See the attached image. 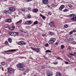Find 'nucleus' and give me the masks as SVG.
I'll list each match as a JSON object with an SVG mask.
<instances>
[{
  "label": "nucleus",
  "mask_w": 76,
  "mask_h": 76,
  "mask_svg": "<svg viewBox=\"0 0 76 76\" xmlns=\"http://www.w3.org/2000/svg\"><path fill=\"white\" fill-rule=\"evenodd\" d=\"M7 72L8 73L10 74H12V73H14L15 72V69L11 67L8 68Z\"/></svg>",
  "instance_id": "obj_1"
},
{
  "label": "nucleus",
  "mask_w": 76,
  "mask_h": 76,
  "mask_svg": "<svg viewBox=\"0 0 76 76\" xmlns=\"http://www.w3.org/2000/svg\"><path fill=\"white\" fill-rule=\"evenodd\" d=\"M56 39L54 38H51L50 39V40L48 42V43L50 45L53 44L54 43Z\"/></svg>",
  "instance_id": "obj_2"
},
{
  "label": "nucleus",
  "mask_w": 76,
  "mask_h": 76,
  "mask_svg": "<svg viewBox=\"0 0 76 76\" xmlns=\"http://www.w3.org/2000/svg\"><path fill=\"white\" fill-rule=\"evenodd\" d=\"M17 66L18 68H20V69H19V70L23 71V70H25V68L23 67V65H22V64H18L17 65Z\"/></svg>",
  "instance_id": "obj_3"
},
{
  "label": "nucleus",
  "mask_w": 76,
  "mask_h": 76,
  "mask_svg": "<svg viewBox=\"0 0 76 76\" xmlns=\"http://www.w3.org/2000/svg\"><path fill=\"white\" fill-rule=\"evenodd\" d=\"M9 34L11 35V36H16L18 35V32H10Z\"/></svg>",
  "instance_id": "obj_4"
},
{
  "label": "nucleus",
  "mask_w": 76,
  "mask_h": 76,
  "mask_svg": "<svg viewBox=\"0 0 76 76\" xmlns=\"http://www.w3.org/2000/svg\"><path fill=\"white\" fill-rule=\"evenodd\" d=\"M18 45H26V43L23 41H20L18 42Z\"/></svg>",
  "instance_id": "obj_5"
},
{
  "label": "nucleus",
  "mask_w": 76,
  "mask_h": 76,
  "mask_svg": "<svg viewBox=\"0 0 76 76\" xmlns=\"http://www.w3.org/2000/svg\"><path fill=\"white\" fill-rule=\"evenodd\" d=\"M9 10L10 12H15L16 10V8L14 7H11L9 8Z\"/></svg>",
  "instance_id": "obj_6"
},
{
  "label": "nucleus",
  "mask_w": 76,
  "mask_h": 76,
  "mask_svg": "<svg viewBox=\"0 0 76 76\" xmlns=\"http://www.w3.org/2000/svg\"><path fill=\"white\" fill-rule=\"evenodd\" d=\"M42 3H43L44 4H45L46 5L47 4H48V0H42Z\"/></svg>",
  "instance_id": "obj_7"
},
{
  "label": "nucleus",
  "mask_w": 76,
  "mask_h": 76,
  "mask_svg": "<svg viewBox=\"0 0 76 76\" xmlns=\"http://www.w3.org/2000/svg\"><path fill=\"white\" fill-rule=\"evenodd\" d=\"M47 76H53V72L51 71H48L47 72Z\"/></svg>",
  "instance_id": "obj_8"
},
{
  "label": "nucleus",
  "mask_w": 76,
  "mask_h": 76,
  "mask_svg": "<svg viewBox=\"0 0 76 76\" xmlns=\"http://www.w3.org/2000/svg\"><path fill=\"white\" fill-rule=\"evenodd\" d=\"M31 49L34 50L35 51H36L37 53H39V49L35 48H31Z\"/></svg>",
  "instance_id": "obj_9"
},
{
  "label": "nucleus",
  "mask_w": 76,
  "mask_h": 76,
  "mask_svg": "<svg viewBox=\"0 0 76 76\" xmlns=\"http://www.w3.org/2000/svg\"><path fill=\"white\" fill-rule=\"evenodd\" d=\"M49 25L51 26V27H55V25H54V22L51 21L50 22Z\"/></svg>",
  "instance_id": "obj_10"
},
{
  "label": "nucleus",
  "mask_w": 76,
  "mask_h": 76,
  "mask_svg": "<svg viewBox=\"0 0 76 76\" xmlns=\"http://www.w3.org/2000/svg\"><path fill=\"white\" fill-rule=\"evenodd\" d=\"M16 50H17V49H12L4 51V52H13V51H15Z\"/></svg>",
  "instance_id": "obj_11"
},
{
  "label": "nucleus",
  "mask_w": 76,
  "mask_h": 76,
  "mask_svg": "<svg viewBox=\"0 0 76 76\" xmlns=\"http://www.w3.org/2000/svg\"><path fill=\"white\" fill-rule=\"evenodd\" d=\"M64 5H62L59 8V10L61 11L63 10V9L64 8Z\"/></svg>",
  "instance_id": "obj_12"
},
{
  "label": "nucleus",
  "mask_w": 76,
  "mask_h": 76,
  "mask_svg": "<svg viewBox=\"0 0 76 76\" xmlns=\"http://www.w3.org/2000/svg\"><path fill=\"white\" fill-rule=\"evenodd\" d=\"M62 74L59 72H57L56 73V76H61Z\"/></svg>",
  "instance_id": "obj_13"
},
{
  "label": "nucleus",
  "mask_w": 76,
  "mask_h": 76,
  "mask_svg": "<svg viewBox=\"0 0 76 76\" xmlns=\"http://www.w3.org/2000/svg\"><path fill=\"white\" fill-rule=\"evenodd\" d=\"M25 23L27 25H30L32 24V21H28L25 22Z\"/></svg>",
  "instance_id": "obj_14"
},
{
  "label": "nucleus",
  "mask_w": 76,
  "mask_h": 76,
  "mask_svg": "<svg viewBox=\"0 0 76 76\" xmlns=\"http://www.w3.org/2000/svg\"><path fill=\"white\" fill-rule=\"evenodd\" d=\"M32 11L34 13H37L38 12V9H33Z\"/></svg>",
  "instance_id": "obj_15"
},
{
  "label": "nucleus",
  "mask_w": 76,
  "mask_h": 76,
  "mask_svg": "<svg viewBox=\"0 0 76 76\" xmlns=\"http://www.w3.org/2000/svg\"><path fill=\"white\" fill-rule=\"evenodd\" d=\"M5 22H12V20L10 19H7L5 20Z\"/></svg>",
  "instance_id": "obj_16"
},
{
  "label": "nucleus",
  "mask_w": 76,
  "mask_h": 76,
  "mask_svg": "<svg viewBox=\"0 0 76 76\" xmlns=\"http://www.w3.org/2000/svg\"><path fill=\"white\" fill-rule=\"evenodd\" d=\"M64 41L65 42H67L69 41V39H68L67 37H66L65 38H64Z\"/></svg>",
  "instance_id": "obj_17"
},
{
  "label": "nucleus",
  "mask_w": 76,
  "mask_h": 76,
  "mask_svg": "<svg viewBox=\"0 0 76 76\" xmlns=\"http://www.w3.org/2000/svg\"><path fill=\"white\" fill-rule=\"evenodd\" d=\"M51 6L53 7H56L57 6V5H56V3H55L54 4H51Z\"/></svg>",
  "instance_id": "obj_18"
},
{
  "label": "nucleus",
  "mask_w": 76,
  "mask_h": 76,
  "mask_svg": "<svg viewBox=\"0 0 76 76\" xmlns=\"http://www.w3.org/2000/svg\"><path fill=\"white\" fill-rule=\"evenodd\" d=\"M72 20V21H76V16L75 17H73L72 18H71Z\"/></svg>",
  "instance_id": "obj_19"
},
{
  "label": "nucleus",
  "mask_w": 76,
  "mask_h": 76,
  "mask_svg": "<svg viewBox=\"0 0 76 76\" xmlns=\"http://www.w3.org/2000/svg\"><path fill=\"white\" fill-rule=\"evenodd\" d=\"M40 16H41V17H42V18L43 19H44V20H45V16H43L42 14H40Z\"/></svg>",
  "instance_id": "obj_20"
},
{
  "label": "nucleus",
  "mask_w": 76,
  "mask_h": 76,
  "mask_svg": "<svg viewBox=\"0 0 76 76\" xmlns=\"http://www.w3.org/2000/svg\"><path fill=\"white\" fill-rule=\"evenodd\" d=\"M75 16V14H72L69 15V18H70L71 17H73Z\"/></svg>",
  "instance_id": "obj_21"
},
{
  "label": "nucleus",
  "mask_w": 76,
  "mask_h": 76,
  "mask_svg": "<svg viewBox=\"0 0 76 76\" xmlns=\"http://www.w3.org/2000/svg\"><path fill=\"white\" fill-rule=\"evenodd\" d=\"M55 57H56L57 59H58V60H63V58H61L60 57L57 56H55Z\"/></svg>",
  "instance_id": "obj_22"
},
{
  "label": "nucleus",
  "mask_w": 76,
  "mask_h": 76,
  "mask_svg": "<svg viewBox=\"0 0 76 76\" xmlns=\"http://www.w3.org/2000/svg\"><path fill=\"white\" fill-rule=\"evenodd\" d=\"M27 18L28 19H30L31 18V16L30 15V14H28L27 15Z\"/></svg>",
  "instance_id": "obj_23"
},
{
  "label": "nucleus",
  "mask_w": 76,
  "mask_h": 76,
  "mask_svg": "<svg viewBox=\"0 0 76 76\" xmlns=\"http://www.w3.org/2000/svg\"><path fill=\"white\" fill-rule=\"evenodd\" d=\"M8 42H12V39L10 38L8 39Z\"/></svg>",
  "instance_id": "obj_24"
},
{
  "label": "nucleus",
  "mask_w": 76,
  "mask_h": 76,
  "mask_svg": "<svg viewBox=\"0 0 76 76\" xmlns=\"http://www.w3.org/2000/svg\"><path fill=\"white\" fill-rule=\"evenodd\" d=\"M45 53H51V52L50 50H46L45 51Z\"/></svg>",
  "instance_id": "obj_25"
},
{
  "label": "nucleus",
  "mask_w": 76,
  "mask_h": 76,
  "mask_svg": "<svg viewBox=\"0 0 76 76\" xmlns=\"http://www.w3.org/2000/svg\"><path fill=\"white\" fill-rule=\"evenodd\" d=\"M38 22L37 21H35L33 23L34 25H37V24H38Z\"/></svg>",
  "instance_id": "obj_26"
},
{
  "label": "nucleus",
  "mask_w": 76,
  "mask_h": 76,
  "mask_svg": "<svg viewBox=\"0 0 76 76\" xmlns=\"http://www.w3.org/2000/svg\"><path fill=\"white\" fill-rule=\"evenodd\" d=\"M69 11V10L68 9H65L63 10L64 12H67Z\"/></svg>",
  "instance_id": "obj_27"
},
{
  "label": "nucleus",
  "mask_w": 76,
  "mask_h": 76,
  "mask_svg": "<svg viewBox=\"0 0 76 76\" xmlns=\"http://www.w3.org/2000/svg\"><path fill=\"white\" fill-rule=\"evenodd\" d=\"M73 38L72 37L69 38V39H68V41H72L73 40Z\"/></svg>",
  "instance_id": "obj_28"
},
{
  "label": "nucleus",
  "mask_w": 76,
  "mask_h": 76,
  "mask_svg": "<svg viewBox=\"0 0 76 76\" xmlns=\"http://www.w3.org/2000/svg\"><path fill=\"white\" fill-rule=\"evenodd\" d=\"M22 21V20H21L20 21H19L18 22L16 23L18 24V23H20Z\"/></svg>",
  "instance_id": "obj_29"
},
{
  "label": "nucleus",
  "mask_w": 76,
  "mask_h": 76,
  "mask_svg": "<svg viewBox=\"0 0 76 76\" xmlns=\"http://www.w3.org/2000/svg\"><path fill=\"white\" fill-rule=\"evenodd\" d=\"M49 35H54V33L53 32H50L49 33Z\"/></svg>",
  "instance_id": "obj_30"
},
{
  "label": "nucleus",
  "mask_w": 76,
  "mask_h": 76,
  "mask_svg": "<svg viewBox=\"0 0 76 76\" xmlns=\"http://www.w3.org/2000/svg\"><path fill=\"white\" fill-rule=\"evenodd\" d=\"M64 27L65 28H67L69 27V26L67 25L66 24V25H64Z\"/></svg>",
  "instance_id": "obj_31"
},
{
  "label": "nucleus",
  "mask_w": 76,
  "mask_h": 76,
  "mask_svg": "<svg viewBox=\"0 0 76 76\" xmlns=\"http://www.w3.org/2000/svg\"><path fill=\"white\" fill-rule=\"evenodd\" d=\"M48 14L49 15H51L52 14V13L51 12H48Z\"/></svg>",
  "instance_id": "obj_32"
},
{
  "label": "nucleus",
  "mask_w": 76,
  "mask_h": 76,
  "mask_svg": "<svg viewBox=\"0 0 76 76\" xmlns=\"http://www.w3.org/2000/svg\"><path fill=\"white\" fill-rule=\"evenodd\" d=\"M21 10H22V11H24L25 10V8H21Z\"/></svg>",
  "instance_id": "obj_33"
},
{
  "label": "nucleus",
  "mask_w": 76,
  "mask_h": 76,
  "mask_svg": "<svg viewBox=\"0 0 76 76\" xmlns=\"http://www.w3.org/2000/svg\"><path fill=\"white\" fill-rule=\"evenodd\" d=\"M4 13L6 14H7V13H8V12L7 11L5 10L4 11Z\"/></svg>",
  "instance_id": "obj_34"
},
{
  "label": "nucleus",
  "mask_w": 76,
  "mask_h": 76,
  "mask_svg": "<svg viewBox=\"0 0 76 76\" xmlns=\"http://www.w3.org/2000/svg\"><path fill=\"white\" fill-rule=\"evenodd\" d=\"M7 61H11V58H9L7 59Z\"/></svg>",
  "instance_id": "obj_35"
},
{
  "label": "nucleus",
  "mask_w": 76,
  "mask_h": 76,
  "mask_svg": "<svg viewBox=\"0 0 76 76\" xmlns=\"http://www.w3.org/2000/svg\"><path fill=\"white\" fill-rule=\"evenodd\" d=\"M1 64L2 66H4L5 65V63L4 62H2L1 63Z\"/></svg>",
  "instance_id": "obj_36"
},
{
  "label": "nucleus",
  "mask_w": 76,
  "mask_h": 76,
  "mask_svg": "<svg viewBox=\"0 0 76 76\" xmlns=\"http://www.w3.org/2000/svg\"><path fill=\"white\" fill-rule=\"evenodd\" d=\"M61 48H64V45H61Z\"/></svg>",
  "instance_id": "obj_37"
},
{
  "label": "nucleus",
  "mask_w": 76,
  "mask_h": 76,
  "mask_svg": "<svg viewBox=\"0 0 76 76\" xmlns=\"http://www.w3.org/2000/svg\"><path fill=\"white\" fill-rule=\"evenodd\" d=\"M48 43H46L45 45V46L46 47H48Z\"/></svg>",
  "instance_id": "obj_38"
},
{
  "label": "nucleus",
  "mask_w": 76,
  "mask_h": 76,
  "mask_svg": "<svg viewBox=\"0 0 76 76\" xmlns=\"http://www.w3.org/2000/svg\"><path fill=\"white\" fill-rule=\"evenodd\" d=\"M5 44L6 45H8V44H9V43H8V42L7 41H6L5 42Z\"/></svg>",
  "instance_id": "obj_39"
},
{
  "label": "nucleus",
  "mask_w": 76,
  "mask_h": 76,
  "mask_svg": "<svg viewBox=\"0 0 76 76\" xmlns=\"http://www.w3.org/2000/svg\"><path fill=\"white\" fill-rule=\"evenodd\" d=\"M53 64H58V62H55L53 63Z\"/></svg>",
  "instance_id": "obj_40"
},
{
  "label": "nucleus",
  "mask_w": 76,
  "mask_h": 76,
  "mask_svg": "<svg viewBox=\"0 0 76 76\" xmlns=\"http://www.w3.org/2000/svg\"><path fill=\"white\" fill-rule=\"evenodd\" d=\"M68 6L69 7H70V8L72 7V5L71 4L69 5Z\"/></svg>",
  "instance_id": "obj_41"
},
{
  "label": "nucleus",
  "mask_w": 76,
  "mask_h": 76,
  "mask_svg": "<svg viewBox=\"0 0 76 76\" xmlns=\"http://www.w3.org/2000/svg\"><path fill=\"white\" fill-rule=\"evenodd\" d=\"M64 62L66 64H69V62L67 61H65Z\"/></svg>",
  "instance_id": "obj_42"
},
{
  "label": "nucleus",
  "mask_w": 76,
  "mask_h": 76,
  "mask_svg": "<svg viewBox=\"0 0 76 76\" xmlns=\"http://www.w3.org/2000/svg\"><path fill=\"white\" fill-rule=\"evenodd\" d=\"M27 9H28V10L30 11V10H31V8L28 7L27 8Z\"/></svg>",
  "instance_id": "obj_43"
},
{
  "label": "nucleus",
  "mask_w": 76,
  "mask_h": 76,
  "mask_svg": "<svg viewBox=\"0 0 76 76\" xmlns=\"http://www.w3.org/2000/svg\"><path fill=\"white\" fill-rule=\"evenodd\" d=\"M68 49L69 50H71V48H70V46H68Z\"/></svg>",
  "instance_id": "obj_44"
},
{
  "label": "nucleus",
  "mask_w": 76,
  "mask_h": 76,
  "mask_svg": "<svg viewBox=\"0 0 76 76\" xmlns=\"http://www.w3.org/2000/svg\"><path fill=\"white\" fill-rule=\"evenodd\" d=\"M66 56H68V57H69V58H70V57H71V56H70V55H69V54H67V55H66Z\"/></svg>",
  "instance_id": "obj_45"
},
{
  "label": "nucleus",
  "mask_w": 76,
  "mask_h": 76,
  "mask_svg": "<svg viewBox=\"0 0 76 76\" xmlns=\"http://www.w3.org/2000/svg\"><path fill=\"white\" fill-rule=\"evenodd\" d=\"M33 0H26V2H28V1H32Z\"/></svg>",
  "instance_id": "obj_46"
},
{
  "label": "nucleus",
  "mask_w": 76,
  "mask_h": 76,
  "mask_svg": "<svg viewBox=\"0 0 76 76\" xmlns=\"http://www.w3.org/2000/svg\"><path fill=\"white\" fill-rule=\"evenodd\" d=\"M72 34H73V32L71 31V32H70L69 33V35H72Z\"/></svg>",
  "instance_id": "obj_47"
},
{
  "label": "nucleus",
  "mask_w": 76,
  "mask_h": 76,
  "mask_svg": "<svg viewBox=\"0 0 76 76\" xmlns=\"http://www.w3.org/2000/svg\"><path fill=\"white\" fill-rule=\"evenodd\" d=\"M55 44L56 45H57L58 44V42H56Z\"/></svg>",
  "instance_id": "obj_48"
},
{
  "label": "nucleus",
  "mask_w": 76,
  "mask_h": 76,
  "mask_svg": "<svg viewBox=\"0 0 76 76\" xmlns=\"http://www.w3.org/2000/svg\"><path fill=\"white\" fill-rule=\"evenodd\" d=\"M45 68V67L44 66H42V69H44Z\"/></svg>",
  "instance_id": "obj_49"
},
{
  "label": "nucleus",
  "mask_w": 76,
  "mask_h": 76,
  "mask_svg": "<svg viewBox=\"0 0 76 76\" xmlns=\"http://www.w3.org/2000/svg\"><path fill=\"white\" fill-rule=\"evenodd\" d=\"M70 58H71V59H74V57L73 56H71V57H70Z\"/></svg>",
  "instance_id": "obj_50"
},
{
  "label": "nucleus",
  "mask_w": 76,
  "mask_h": 76,
  "mask_svg": "<svg viewBox=\"0 0 76 76\" xmlns=\"http://www.w3.org/2000/svg\"><path fill=\"white\" fill-rule=\"evenodd\" d=\"M12 29H15V26H12Z\"/></svg>",
  "instance_id": "obj_51"
},
{
  "label": "nucleus",
  "mask_w": 76,
  "mask_h": 76,
  "mask_svg": "<svg viewBox=\"0 0 76 76\" xmlns=\"http://www.w3.org/2000/svg\"><path fill=\"white\" fill-rule=\"evenodd\" d=\"M5 28H8V29H10V27L9 26H6Z\"/></svg>",
  "instance_id": "obj_52"
},
{
  "label": "nucleus",
  "mask_w": 76,
  "mask_h": 76,
  "mask_svg": "<svg viewBox=\"0 0 76 76\" xmlns=\"http://www.w3.org/2000/svg\"><path fill=\"white\" fill-rule=\"evenodd\" d=\"M76 32V30H73L72 32Z\"/></svg>",
  "instance_id": "obj_53"
},
{
  "label": "nucleus",
  "mask_w": 76,
  "mask_h": 76,
  "mask_svg": "<svg viewBox=\"0 0 76 76\" xmlns=\"http://www.w3.org/2000/svg\"><path fill=\"white\" fill-rule=\"evenodd\" d=\"M69 54H70V55H71V56H75V55L72 54V53H69Z\"/></svg>",
  "instance_id": "obj_54"
},
{
  "label": "nucleus",
  "mask_w": 76,
  "mask_h": 76,
  "mask_svg": "<svg viewBox=\"0 0 76 76\" xmlns=\"http://www.w3.org/2000/svg\"><path fill=\"white\" fill-rule=\"evenodd\" d=\"M42 37H45V36H46V35L45 34H43L42 35Z\"/></svg>",
  "instance_id": "obj_55"
},
{
  "label": "nucleus",
  "mask_w": 76,
  "mask_h": 76,
  "mask_svg": "<svg viewBox=\"0 0 76 76\" xmlns=\"http://www.w3.org/2000/svg\"><path fill=\"white\" fill-rule=\"evenodd\" d=\"M1 68H2V66L1 65H0V69H1Z\"/></svg>",
  "instance_id": "obj_56"
},
{
  "label": "nucleus",
  "mask_w": 76,
  "mask_h": 76,
  "mask_svg": "<svg viewBox=\"0 0 76 76\" xmlns=\"http://www.w3.org/2000/svg\"><path fill=\"white\" fill-rule=\"evenodd\" d=\"M7 73V72L4 73V75H5V76H7L6 74Z\"/></svg>",
  "instance_id": "obj_57"
},
{
  "label": "nucleus",
  "mask_w": 76,
  "mask_h": 76,
  "mask_svg": "<svg viewBox=\"0 0 76 76\" xmlns=\"http://www.w3.org/2000/svg\"><path fill=\"white\" fill-rule=\"evenodd\" d=\"M23 75H26V72H24L23 73Z\"/></svg>",
  "instance_id": "obj_58"
},
{
  "label": "nucleus",
  "mask_w": 76,
  "mask_h": 76,
  "mask_svg": "<svg viewBox=\"0 0 76 76\" xmlns=\"http://www.w3.org/2000/svg\"><path fill=\"white\" fill-rule=\"evenodd\" d=\"M74 54H75V55H76V52H74Z\"/></svg>",
  "instance_id": "obj_59"
},
{
  "label": "nucleus",
  "mask_w": 76,
  "mask_h": 76,
  "mask_svg": "<svg viewBox=\"0 0 76 76\" xmlns=\"http://www.w3.org/2000/svg\"><path fill=\"white\" fill-rule=\"evenodd\" d=\"M68 61H70V60H69V59H68Z\"/></svg>",
  "instance_id": "obj_60"
},
{
  "label": "nucleus",
  "mask_w": 76,
  "mask_h": 76,
  "mask_svg": "<svg viewBox=\"0 0 76 76\" xmlns=\"http://www.w3.org/2000/svg\"><path fill=\"white\" fill-rule=\"evenodd\" d=\"M1 17L0 16V20L1 19Z\"/></svg>",
  "instance_id": "obj_61"
},
{
  "label": "nucleus",
  "mask_w": 76,
  "mask_h": 76,
  "mask_svg": "<svg viewBox=\"0 0 76 76\" xmlns=\"http://www.w3.org/2000/svg\"><path fill=\"white\" fill-rule=\"evenodd\" d=\"M11 31H13V29H11Z\"/></svg>",
  "instance_id": "obj_62"
},
{
  "label": "nucleus",
  "mask_w": 76,
  "mask_h": 76,
  "mask_svg": "<svg viewBox=\"0 0 76 76\" xmlns=\"http://www.w3.org/2000/svg\"><path fill=\"white\" fill-rule=\"evenodd\" d=\"M4 0V1H7V0Z\"/></svg>",
  "instance_id": "obj_63"
},
{
  "label": "nucleus",
  "mask_w": 76,
  "mask_h": 76,
  "mask_svg": "<svg viewBox=\"0 0 76 76\" xmlns=\"http://www.w3.org/2000/svg\"><path fill=\"white\" fill-rule=\"evenodd\" d=\"M75 44H76V42H75Z\"/></svg>",
  "instance_id": "obj_64"
}]
</instances>
